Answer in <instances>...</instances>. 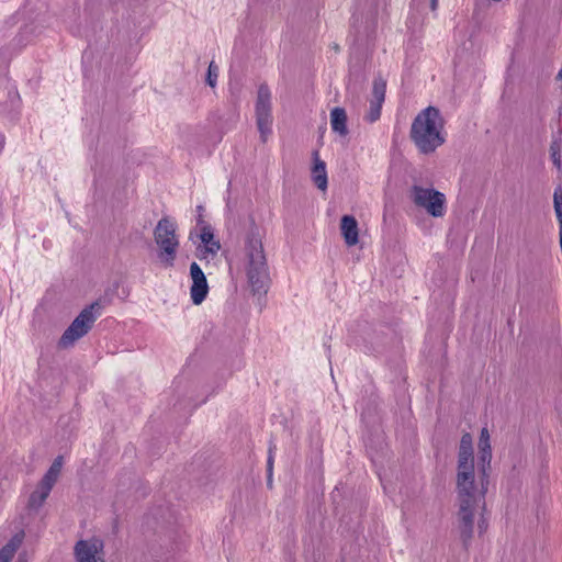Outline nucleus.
<instances>
[{"instance_id":"obj_1","label":"nucleus","mask_w":562,"mask_h":562,"mask_svg":"<svg viewBox=\"0 0 562 562\" xmlns=\"http://www.w3.org/2000/svg\"><path fill=\"white\" fill-rule=\"evenodd\" d=\"M243 262L254 294L267 293L269 285L268 262L260 229L252 224L244 238Z\"/></svg>"},{"instance_id":"obj_2","label":"nucleus","mask_w":562,"mask_h":562,"mask_svg":"<svg viewBox=\"0 0 562 562\" xmlns=\"http://www.w3.org/2000/svg\"><path fill=\"white\" fill-rule=\"evenodd\" d=\"M443 120L440 111L428 106L413 120L409 136L417 149L425 155L434 153L445 143Z\"/></svg>"},{"instance_id":"obj_3","label":"nucleus","mask_w":562,"mask_h":562,"mask_svg":"<svg viewBox=\"0 0 562 562\" xmlns=\"http://www.w3.org/2000/svg\"><path fill=\"white\" fill-rule=\"evenodd\" d=\"M459 509L457 513V527L463 547L468 549L474 532V518L480 504H485V495H457Z\"/></svg>"},{"instance_id":"obj_4","label":"nucleus","mask_w":562,"mask_h":562,"mask_svg":"<svg viewBox=\"0 0 562 562\" xmlns=\"http://www.w3.org/2000/svg\"><path fill=\"white\" fill-rule=\"evenodd\" d=\"M176 229V224L169 217L159 220L154 229L155 241L160 248L159 258L167 267L173 266L179 247Z\"/></svg>"},{"instance_id":"obj_5","label":"nucleus","mask_w":562,"mask_h":562,"mask_svg":"<svg viewBox=\"0 0 562 562\" xmlns=\"http://www.w3.org/2000/svg\"><path fill=\"white\" fill-rule=\"evenodd\" d=\"M95 308H100L98 302L92 303L79 313L59 338V348L66 349L71 347L78 339L88 334L97 319Z\"/></svg>"},{"instance_id":"obj_6","label":"nucleus","mask_w":562,"mask_h":562,"mask_svg":"<svg viewBox=\"0 0 562 562\" xmlns=\"http://www.w3.org/2000/svg\"><path fill=\"white\" fill-rule=\"evenodd\" d=\"M95 308H100L98 302L92 303L79 313L59 338V348L66 349L71 347L78 339L88 334L97 319Z\"/></svg>"},{"instance_id":"obj_7","label":"nucleus","mask_w":562,"mask_h":562,"mask_svg":"<svg viewBox=\"0 0 562 562\" xmlns=\"http://www.w3.org/2000/svg\"><path fill=\"white\" fill-rule=\"evenodd\" d=\"M409 198L417 207L424 209L434 217L446 214V195L434 188L414 184L409 190Z\"/></svg>"},{"instance_id":"obj_8","label":"nucleus","mask_w":562,"mask_h":562,"mask_svg":"<svg viewBox=\"0 0 562 562\" xmlns=\"http://www.w3.org/2000/svg\"><path fill=\"white\" fill-rule=\"evenodd\" d=\"M488 480L479 473V483L475 481L474 461L458 463L457 465V495H486Z\"/></svg>"},{"instance_id":"obj_9","label":"nucleus","mask_w":562,"mask_h":562,"mask_svg":"<svg viewBox=\"0 0 562 562\" xmlns=\"http://www.w3.org/2000/svg\"><path fill=\"white\" fill-rule=\"evenodd\" d=\"M272 105H271V92L266 83H262L258 88L257 101H256V123L260 133V138L265 143L268 136L271 134L272 126Z\"/></svg>"},{"instance_id":"obj_10","label":"nucleus","mask_w":562,"mask_h":562,"mask_svg":"<svg viewBox=\"0 0 562 562\" xmlns=\"http://www.w3.org/2000/svg\"><path fill=\"white\" fill-rule=\"evenodd\" d=\"M104 543L99 538L81 539L74 547L76 562H105Z\"/></svg>"},{"instance_id":"obj_11","label":"nucleus","mask_w":562,"mask_h":562,"mask_svg":"<svg viewBox=\"0 0 562 562\" xmlns=\"http://www.w3.org/2000/svg\"><path fill=\"white\" fill-rule=\"evenodd\" d=\"M190 276L192 279V285L190 289L191 300L194 304H201L209 292V285L204 272L196 262H192L190 266Z\"/></svg>"},{"instance_id":"obj_12","label":"nucleus","mask_w":562,"mask_h":562,"mask_svg":"<svg viewBox=\"0 0 562 562\" xmlns=\"http://www.w3.org/2000/svg\"><path fill=\"white\" fill-rule=\"evenodd\" d=\"M313 157V167L311 170V176L314 184L321 191H325L328 186L327 180V170H326V164L319 158L318 150H314L312 153Z\"/></svg>"},{"instance_id":"obj_13","label":"nucleus","mask_w":562,"mask_h":562,"mask_svg":"<svg viewBox=\"0 0 562 562\" xmlns=\"http://www.w3.org/2000/svg\"><path fill=\"white\" fill-rule=\"evenodd\" d=\"M200 238L204 245L203 248H198L200 258H206L209 254L214 256L221 249V244L214 238V234L210 225H203Z\"/></svg>"},{"instance_id":"obj_14","label":"nucleus","mask_w":562,"mask_h":562,"mask_svg":"<svg viewBox=\"0 0 562 562\" xmlns=\"http://www.w3.org/2000/svg\"><path fill=\"white\" fill-rule=\"evenodd\" d=\"M25 538L24 530L15 532L0 549V562H11Z\"/></svg>"},{"instance_id":"obj_15","label":"nucleus","mask_w":562,"mask_h":562,"mask_svg":"<svg viewBox=\"0 0 562 562\" xmlns=\"http://www.w3.org/2000/svg\"><path fill=\"white\" fill-rule=\"evenodd\" d=\"M340 229L344 236L345 243L348 246H353L359 240L358 223L357 220L351 215H344L340 222Z\"/></svg>"},{"instance_id":"obj_16","label":"nucleus","mask_w":562,"mask_h":562,"mask_svg":"<svg viewBox=\"0 0 562 562\" xmlns=\"http://www.w3.org/2000/svg\"><path fill=\"white\" fill-rule=\"evenodd\" d=\"M330 125L331 130L340 136H346L348 134L347 113L345 109L337 106L330 111Z\"/></svg>"},{"instance_id":"obj_17","label":"nucleus","mask_w":562,"mask_h":562,"mask_svg":"<svg viewBox=\"0 0 562 562\" xmlns=\"http://www.w3.org/2000/svg\"><path fill=\"white\" fill-rule=\"evenodd\" d=\"M50 491V488L42 485V483L40 482L36 490L33 491L29 497L27 509L32 512H37L43 506L46 498L49 496Z\"/></svg>"},{"instance_id":"obj_18","label":"nucleus","mask_w":562,"mask_h":562,"mask_svg":"<svg viewBox=\"0 0 562 562\" xmlns=\"http://www.w3.org/2000/svg\"><path fill=\"white\" fill-rule=\"evenodd\" d=\"M474 461L473 454V439L469 432L462 435L459 450H458V463H465Z\"/></svg>"},{"instance_id":"obj_19","label":"nucleus","mask_w":562,"mask_h":562,"mask_svg":"<svg viewBox=\"0 0 562 562\" xmlns=\"http://www.w3.org/2000/svg\"><path fill=\"white\" fill-rule=\"evenodd\" d=\"M61 468H63V457L58 456L53 461L48 471L45 473V475L41 480L42 485L52 490L60 474Z\"/></svg>"},{"instance_id":"obj_20","label":"nucleus","mask_w":562,"mask_h":562,"mask_svg":"<svg viewBox=\"0 0 562 562\" xmlns=\"http://www.w3.org/2000/svg\"><path fill=\"white\" fill-rule=\"evenodd\" d=\"M492 448L479 449V473L488 480L491 472Z\"/></svg>"},{"instance_id":"obj_21","label":"nucleus","mask_w":562,"mask_h":562,"mask_svg":"<svg viewBox=\"0 0 562 562\" xmlns=\"http://www.w3.org/2000/svg\"><path fill=\"white\" fill-rule=\"evenodd\" d=\"M386 81L382 77H376L373 80L371 102L383 103L385 99Z\"/></svg>"},{"instance_id":"obj_22","label":"nucleus","mask_w":562,"mask_h":562,"mask_svg":"<svg viewBox=\"0 0 562 562\" xmlns=\"http://www.w3.org/2000/svg\"><path fill=\"white\" fill-rule=\"evenodd\" d=\"M553 206H554L557 218L559 221V228H561V225H562V188L561 187H559L554 190Z\"/></svg>"},{"instance_id":"obj_23","label":"nucleus","mask_w":562,"mask_h":562,"mask_svg":"<svg viewBox=\"0 0 562 562\" xmlns=\"http://www.w3.org/2000/svg\"><path fill=\"white\" fill-rule=\"evenodd\" d=\"M218 71V66L214 61H211L207 68L206 83L212 88L216 86Z\"/></svg>"},{"instance_id":"obj_24","label":"nucleus","mask_w":562,"mask_h":562,"mask_svg":"<svg viewBox=\"0 0 562 562\" xmlns=\"http://www.w3.org/2000/svg\"><path fill=\"white\" fill-rule=\"evenodd\" d=\"M381 109H382V104L379 103V102H371L370 101V109H369V112L366 116V119L370 122V123H373L375 121H378L381 116Z\"/></svg>"},{"instance_id":"obj_25","label":"nucleus","mask_w":562,"mask_h":562,"mask_svg":"<svg viewBox=\"0 0 562 562\" xmlns=\"http://www.w3.org/2000/svg\"><path fill=\"white\" fill-rule=\"evenodd\" d=\"M550 156L552 159V162L558 168H561V153H560V146L557 143H552L550 146Z\"/></svg>"},{"instance_id":"obj_26","label":"nucleus","mask_w":562,"mask_h":562,"mask_svg":"<svg viewBox=\"0 0 562 562\" xmlns=\"http://www.w3.org/2000/svg\"><path fill=\"white\" fill-rule=\"evenodd\" d=\"M482 448H491L490 434H488L487 428H483L480 434L479 449H482Z\"/></svg>"},{"instance_id":"obj_27","label":"nucleus","mask_w":562,"mask_h":562,"mask_svg":"<svg viewBox=\"0 0 562 562\" xmlns=\"http://www.w3.org/2000/svg\"><path fill=\"white\" fill-rule=\"evenodd\" d=\"M273 461H274L273 448L270 446L269 454H268V460H267V473H268L269 477L272 476Z\"/></svg>"},{"instance_id":"obj_28","label":"nucleus","mask_w":562,"mask_h":562,"mask_svg":"<svg viewBox=\"0 0 562 562\" xmlns=\"http://www.w3.org/2000/svg\"><path fill=\"white\" fill-rule=\"evenodd\" d=\"M438 7V0H430V9L436 11Z\"/></svg>"},{"instance_id":"obj_29","label":"nucleus","mask_w":562,"mask_h":562,"mask_svg":"<svg viewBox=\"0 0 562 562\" xmlns=\"http://www.w3.org/2000/svg\"><path fill=\"white\" fill-rule=\"evenodd\" d=\"M202 212H203V206L199 205L198 206V213H200L199 214V220H198L199 223L203 222V220H202Z\"/></svg>"},{"instance_id":"obj_30","label":"nucleus","mask_w":562,"mask_h":562,"mask_svg":"<svg viewBox=\"0 0 562 562\" xmlns=\"http://www.w3.org/2000/svg\"><path fill=\"white\" fill-rule=\"evenodd\" d=\"M16 562H27L26 560V554L25 553H21L16 560Z\"/></svg>"},{"instance_id":"obj_31","label":"nucleus","mask_w":562,"mask_h":562,"mask_svg":"<svg viewBox=\"0 0 562 562\" xmlns=\"http://www.w3.org/2000/svg\"><path fill=\"white\" fill-rule=\"evenodd\" d=\"M3 145H4V137L2 135H0V151L3 148Z\"/></svg>"},{"instance_id":"obj_32","label":"nucleus","mask_w":562,"mask_h":562,"mask_svg":"<svg viewBox=\"0 0 562 562\" xmlns=\"http://www.w3.org/2000/svg\"><path fill=\"white\" fill-rule=\"evenodd\" d=\"M557 80H562V68L559 70L557 75Z\"/></svg>"},{"instance_id":"obj_33","label":"nucleus","mask_w":562,"mask_h":562,"mask_svg":"<svg viewBox=\"0 0 562 562\" xmlns=\"http://www.w3.org/2000/svg\"><path fill=\"white\" fill-rule=\"evenodd\" d=\"M483 528H485V525H484V521L482 520V521H480V522H479V529H480V531H482V530H483Z\"/></svg>"},{"instance_id":"obj_34","label":"nucleus","mask_w":562,"mask_h":562,"mask_svg":"<svg viewBox=\"0 0 562 562\" xmlns=\"http://www.w3.org/2000/svg\"><path fill=\"white\" fill-rule=\"evenodd\" d=\"M271 479H272V476H270V477L268 476V484H269V485H271V484H272V480H271Z\"/></svg>"},{"instance_id":"obj_35","label":"nucleus","mask_w":562,"mask_h":562,"mask_svg":"<svg viewBox=\"0 0 562 562\" xmlns=\"http://www.w3.org/2000/svg\"><path fill=\"white\" fill-rule=\"evenodd\" d=\"M494 2H499L501 0H493Z\"/></svg>"}]
</instances>
